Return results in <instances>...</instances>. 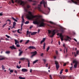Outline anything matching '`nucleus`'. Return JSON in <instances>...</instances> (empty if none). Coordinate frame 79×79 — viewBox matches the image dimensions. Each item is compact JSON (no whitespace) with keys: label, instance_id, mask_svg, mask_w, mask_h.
<instances>
[{"label":"nucleus","instance_id":"obj_1","mask_svg":"<svg viewBox=\"0 0 79 79\" xmlns=\"http://www.w3.org/2000/svg\"><path fill=\"white\" fill-rule=\"evenodd\" d=\"M15 2L17 3L18 4H19L23 6L24 8V10L26 12L25 15L28 19H34V18H36V19H37L40 17V16L38 15L34 16L32 15L31 12L28 11V9L30 8V6L27 5L25 2L22 1V0H15Z\"/></svg>","mask_w":79,"mask_h":79},{"label":"nucleus","instance_id":"obj_2","mask_svg":"<svg viewBox=\"0 0 79 79\" xmlns=\"http://www.w3.org/2000/svg\"><path fill=\"white\" fill-rule=\"evenodd\" d=\"M45 20L44 19H41V20H39V22L37 21H34L33 23L34 24H37V25H39V27H43L45 26V23H44V22Z\"/></svg>","mask_w":79,"mask_h":79},{"label":"nucleus","instance_id":"obj_3","mask_svg":"<svg viewBox=\"0 0 79 79\" xmlns=\"http://www.w3.org/2000/svg\"><path fill=\"white\" fill-rule=\"evenodd\" d=\"M42 3H43L44 8L47 7V2L44 1V0H42V2H40V4L38 5V6L37 8V9H38L40 11H41V12H42V10L41 9V6H42L41 5Z\"/></svg>","mask_w":79,"mask_h":79},{"label":"nucleus","instance_id":"obj_4","mask_svg":"<svg viewBox=\"0 0 79 79\" xmlns=\"http://www.w3.org/2000/svg\"><path fill=\"white\" fill-rule=\"evenodd\" d=\"M53 27V28H55L56 29L53 30L52 31L49 30H48V32L49 34H50L51 33L52 35L51 36V37H53V35L55 34V31H56L57 32H58L59 31V30H58V27H55V26Z\"/></svg>","mask_w":79,"mask_h":79},{"label":"nucleus","instance_id":"obj_5","mask_svg":"<svg viewBox=\"0 0 79 79\" xmlns=\"http://www.w3.org/2000/svg\"><path fill=\"white\" fill-rule=\"evenodd\" d=\"M73 63H75L74 67V68H76L77 65V61H76V60H74L73 61Z\"/></svg>","mask_w":79,"mask_h":79},{"label":"nucleus","instance_id":"obj_6","mask_svg":"<svg viewBox=\"0 0 79 79\" xmlns=\"http://www.w3.org/2000/svg\"><path fill=\"white\" fill-rule=\"evenodd\" d=\"M57 35H59V36L60 37V39L61 41H63V37H64V36L62 35V34L61 33H58L57 34Z\"/></svg>","mask_w":79,"mask_h":79},{"label":"nucleus","instance_id":"obj_7","mask_svg":"<svg viewBox=\"0 0 79 79\" xmlns=\"http://www.w3.org/2000/svg\"><path fill=\"white\" fill-rule=\"evenodd\" d=\"M55 64L56 65V67L57 70L59 68V67L60 66H59V64H58V61H55Z\"/></svg>","mask_w":79,"mask_h":79},{"label":"nucleus","instance_id":"obj_8","mask_svg":"<svg viewBox=\"0 0 79 79\" xmlns=\"http://www.w3.org/2000/svg\"><path fill=\"white\" fill-rule=\"evenodd\" d=\"M31 53L33 55L31 56L30 57V58H33V56H35L36 54H37V52L36 51H35L34 52H31Z\"/></svg>","mask_w":79,"mask_h":79},{"label":"nucleus","instance_id":"obj_9","mask_svg":"<svg viewBox=\"0 0 79 79\" xmlns=\"http://www.w3.org/2000/svg\"><path fill=\"white\" fill-rule=\"evenodd\" d=\"M64 40L66 41H68V40H69V41L70 42V40H71V38L68 36H66L65 37V38L64 39Z\"/></svg>","mask_w":79,"mask_h":79},{"label":"nucleus","instance_id":"obj_10","mask_svg":"<svg viewBox=\"0 0 79 79\" xmlns=\"http://www.w3.org/2000/svg\"><path fill=\"white\" fill-rule=\"evenodd\" d=\"M73 3L75 4H77L79 2V0H71Z\"/></svg>","mask_w":79,"mask_h":79},{"label":"nucleus","instance_id":"obj_11","mask_svg":"<svg viewBox=\"0 0 79 79\" xmlns=\"http://www.w3.org/2000/svg\"><path fill=\"white\" fill-rule=\"evenodd\" d=\"M67 48H66V47H65L64 48V53H67V52H68L67 51Z\"/></svg>","mask_w":79,"mask_h":79},{"label":"nucleus","instance_id":"obj_12","mask_svg":"<svg viewBox=\"0 0 79 79\" xmlns=\"http://www.w3.org/2000/svg\"><path fill=\"white\" fill-rule=\"evenodd\" d=\"M29 49H35V48L33 46H30L28 47Z\"/></svg>","mask_w":79,"mask_h":79},{"label":"nucleus","instance_id":"obj_13","mask_svg":"<svg viewBox=\"0 0 79 79\" xmlns=\"http://www.w3.org/2000/svg\"><path fill=\"white\" fill-rule=\"evenodd\" d=\"M14 40L15 41V45H17V44H19V41L18 40H17L16 39Z\"/></svg>","mask_w":79,"mask_h":79},{"label":"nucleus","instance_id":"obj_14","mask_svg":"<svg viewBox=\"0 0 79 79\" xmlns=\"http://www.w3.org/2000/svg\"><path fill=\"white\" fill-rule=\"evenodd\" d=\"M21 71L22 72H27V70L26 69H22Z\"/></svg>","mask_w":79,"mask_h":79},{"label":"nucleus","instance_id":"obj_15","mask_svg":"<svg viewBox=\"0 0 79 79\" xmlns=\"http://www.w3.org/2000/svg\"><path fill=\"white\" fill-rule=\"evenodd\" d=\"M59 27H60V30L62 32H63L64 31V29H63V27H62L61 26H59Z\"/></svg>","mask_w":79,"mask_h":79},{"label":"nucleus","instance_id":"obj_16","mask_svg":"<svg viewBox=\"0 0 79 79\" xmlns=\"http://www.w3.org/2000/svg\"><path fill=\"white\" fill-rule=\"evenodd\" d=\"M32 33V32L31 31H29V30H27V35H30V34H31Z\"/></svg>","mask_w":79,"mask_h":79},{"label":"nucleus","instance_id":"obj_17","mask_svg":"<svg viewBox=\"0 0 79 79\" xmlns=\"http://www.w3.org/2000/svg\"><path fill=\"white\" fill-rule=\"evenodd\" d=\"M45 40V38H44L43 39V40L40 42V44H42L43 42H44Z\"/></svg>","mask_w":79,"mask_h":79},{"label":"nucleus","instance_id":"obj_18","mask_svg":"<svg viewBox=\"0 0 79 79\" xmlns=\"http://www.w3.org/2000/svg\"><path fill=\"white\" fill-rule=\"evenodd\" d=\"M10 48L11 49H16V48L15 47V45H13L12 46H10Z\"/></svg>","mask_w":79,"mask_h":79},{"label":"nucleus","instance_id":"obj_19","mask_svg":"<svg viewBox=\"0 0 79 79\" xmlns=\"http://www.w3.org/2000/svg\"><path fill=\"white\" fill-rule=\"evenodd\" d=\"M23 15L22 17V23H24V18H23Z\"/></svg>","mask_w":79,"mask_h":79},{"label":"nucleus","instance_id":"obj_20","mask_svg":"<svg viewBox=\"0 0 79 79\" xmlns=\"http://www.w3.org/2000/svg\"><path fill=\"white\" fill-rule=\"evenodd\" d=\"M0 57L2 58L0 59V60H4V59H5V57H4V56H0Z\"/></svg>","mask_w":79,"mask_h":79},{"label":"nucleus","instance_id":"obj_21","mask_svg":"<svg viewBox=\"0 0 79 79\" xmlns=\"http://www.w3.org/2000/svg\"><path fill=\"white\" fill-rule=\"evenodd\" d=\"M37 34V32H33L32 33H31V35H35V34Z\"/></svg>","mask_w":79,"mask_h":79},{"label":"nucleus","instance_id":"obj_22","mask_svg":"<svg viewBox=\"0 0 79 79\" xmlns=\"http://www.w3.org/2000/svg\"><path fill=\"white\" fill-rule=\"evenodd\" d=\"M16 22H13V27H15V26H16Z\"/></svg>","mask_w":79,"mask_h":79},{"label":"nucleus","instance_id":"obj_23","mask_svg":"<svg viewBox=\"0 0 79 79\" xmlns=\"http://www.w3.org/2000/svg\"><path fill=\"white\" fill-rule=\"evenodd\" d=\"M21 60H28V59H26L25 58H22L20 59Z\"/></svg>","mask_w":79,"mask_h":79},{"label":"nucleus","instance_id":"obj_24","mask_svg":"<svg viewBox=\"0 0 79 79\" xmlns=\"http://www.w3.org/2000/svg\"><path fill=\"white\" fill-rule=\"evenodd\" d=\"M49 23L53 25H55V23L52 21H49Z\"/></svg>","mask_w":79,"mask_h":79},{"label":"nucleus","instance_id":"obj_25","mask_svg":"<svg viewBox=\"0 0 79 79\" xmlns=\"http://www.w3.org/2000/svg\"><path fill=\"white\" fill-rule=\"evenodd\" d=\"M22 53H23V52L22 51H20V52H19V56H21Z\"/></svg>","mask_w":79,"mask_h":79},{"label":"nucleus","instance_id":"obj_26","mask_svg":"<svg viewBox=\"0 0 79 79\" xmlns=\"http://www.w3.org/2000/svg\"><path fill=\"white\" fill-rule=\"evenodd\" d=\"M5 53L6 54H10V52L9 51H7L5 52Z\"/></svg>","mask_w":79,"mask_h":79},{"label":"nucleus","instance_id":"obj_27","mask_svg":"<svg viewBox=\"0 0 79 79\" xmlns=\"http://www.w3.org/2000/svg\"><path fill=\"white\" fill-rule=\"evenodd\" d=\"M12 19L13 20H14V21H15L16 22H17V21H18V20H17L16 19L14 18L13 17H12Z\"/></svg>","mask_w":79,"mask_h":79},{"label":"nucleus","instance_id":"obj_28","mask_svg":"<svg viewBox=\"0 0 79 79\" xmlns=\"http://www.w3.org/2000/svg\"><path fill=\"white\" fill-rule=\"evenodd\" d=\"M43 61L44 62V63H46V61H47V59H43Z\"/></svg>","mask_w":79,"mask_h":79},{"label":"nucleus","instance_id":"obj_29","mask_svg":"<svg viewBox=\"0 0 79 79\" xmlns=\"http://www.w3.org/2000/svg\"><path fill=\"white\" fill-rule=\"evenodd\" d=\"M19 79H25V77H22L21 76L19 77Z\"/></svg>","mask_w":79,"mask_h":79},{"label":"nucleus","instance_id":"obj_30","mask_svg":"<svg viewBox=\"0 0 79 79\" xmlns=\"http://www.w3.org/2000/svg\"><path fill=\"white\" fill-rule=\"evenodd\" d=\"M28 67H30V62H29V60H28Z\"/></svg>","mask_w":79,"mask_h":79},{"label":"nucleus","instance_id":"obj_31","mask_svg":"<svg viewBox=\"0 0 79 79\" xmlns=\"http://www.w3.org/2000/svg\"><path fill=\"white\" fill-rule=\"evenodd\" d=\"M45 43H44V45H43V49L44 50H45Z\"/></svg>","mask_w":79,"mask_h":79},{"label":"nucleus","instance_id":"obj_32","mask_svg":"<svg viewBox=\"0 0 79 79\" xmlns=\"http://www.w3.org/2000/svg\"><path fill=\"white\" fill-rule=\"evenodd\" d=\"M50 49V47L48 46V47L47 48V52H48V50Z\"/></svg>","mask_w":79,"mask_h":79},{"label":"nucleus","instance_id":"obj_33","mask_svg":"<svg viewBox=\"0 0 79 79\" xmlns=\"http://www.w3.org/2000/svg\"><path fill=\"white\" fill-rule=\"evenodd\" d=\"M37 61H38V60H35L33 62V64L35 63L36 62H37Z\"/></svg>","mask_w":79,"mask_h":79},{"label":"nucleus","instance_id":"obj_34","mask_svg":"<svg viewBox=\"0 0 79 79\" xmlns=\"http://www.w3.org/2000/svg\"><path fill=\"white\" fill-rule=\"evenodd\" d=\"M2 69L3 70L4 69H5V67L3 65H2Z\"/></svg>","mask_w":79,"mask_h":79},{"label":"nucleus","instance_id":"obj_35","mask_svg":"<svg viewBox=\"0 0 79 79\" xmlns=\"http://www.w3.org/2000/svg\"><path fill=\"white\" fill-rule=\"evenodd\" d=\"M63 69H62L61 70L60 72V74H61L62 73H63Z\"/></svg>","mask_w":79,"mask_h":79},{"label":"nucleus","instance_id":"obj_36","mask_svg":"<svg viewBox=\"0 0 79 79\" xmlns=\"http://www.w3.org/2000/svg\"><path fill=\"white\" fill-rule=\"evenodd\" d=\"M29 21H27L25 23V24H29Z\"/></svg>","mask_w":79,"mask_h":79},{"label":"nucleus","instance_id":"obj_37","mask_svg":"<svg viewBox=\"0 0 79 79\" xmlns=\"http://www.w3.org/2000/svg\"><path fill=\"white\" fill-rule=\"evenodd\" d=\"M23 26V23H22L21 24V30H22V29H23V27H22V26Z\"/></svg>","mask_w":79,"mask_h":79},{"label":"nucleus","instance_id":"obj_38","mask_svg":"<svg viewBox=\"0 0 79 79\" xmlns=\"http://www.w3.org/2000/svg\"><path fill=\"white\" fill-rule=\"evenodd\" d=\"M15 45H16V46L17 47H20V45H19V44H17Z\"/></svg>","mask_w":79,"mask_h":79},{"label":"nucleus","instance_id":"obj_39","mask_svg":"<svg viewBox=\"0 0 79 79\" xmlns=\"http://www.w3.org/2000/svg\"><path fill=\"white\" fill-rule=\"evenodd\" d=\"M29 40H27V42H26L25 43V44H27L28 43H29Z\"/></svg>","mask_w":79,"mask_h":79},{"label":"nucleus","instance_id":"obj_40","mask_svg":"<svg viewBox=\"0 0 79 79\" xmlns=\"http://www.w3.org/2000/svg\"><path fill=\"white\" fill-rule=\"evenodd\" d=\"M6 37H7V38H8V39H9L10 37L8 35H6Z\"/></svg>","mask_w":79,"mask_h":79},{"label":"nucleus","instance_id":"obj_41","mask_svg":"<svg viewBox=\"0 0 79 79\" xmlns=\"http://www.w3.org/2000/svg\"><path fill=\"white\" fill-rule=\"evenodd\" d=\"M20 30V29H18L17 30V32H18V33H19V34H21V32H19V31Z\"/></svg>","mask_w":79,"mask_h":79},{"label":"nucleus","instance_id":"obj_42","mask_svg":"<svg viewBox=\"0 0 79 79\" xmlns=\"http://www.w3.org/2000/svg\"><path fill=\"white\" fill-rule=\"evenodd\" d=\"M71 65H72V66L70 68V70H72V68H73V64L72 63L71 64Z\"/></svg>","mask_w":79,"mask_h":79},{"label":"nucleus","instance_id":"obj_43","mask_svg":"<svg viewBox=\"0 0 79 79\" xmlns=\"http://www.w3.org/2000/svg\"><path fill=\"white\" fill-rule=\"evenodd\" d=\"M6 24H7V23H6V24H4L3 25V26H2V27H4L5 26H6Z\"/></svg>","mask_w":79,"mask_h":79},{"label":"nucleus","instance_id":"obj_44","mask_svg":"<svg viewBox=\"0 0 79 79\" xmlns=\"http://www.w3.org/2000/svg\"><path fill=\"white\" fill-rule=\"evenodd\" d=\"M48 63H47L46 64L45 66H46V67H48Z\"/></svg>","mask_w":79,"mask_h":79},{"label":"nucleus","instance_id":"obj_45","mask_svg":"<svg viewBox=\"0 0 79 79\" xmlns=\"http://www.w3.org/2000/svg\"><path fill=\"white\" fill-rule=\"evenodd\" d=\"M17 68H18V69H19L21 68V67H19V66L17 65Z\"/></svg>","mask_w":79,"mask_h":79},{"label":"nucleus","instance_id":"obj_46","mask_svg":"<svg viewBox=\"0 0 79 79\" xmlns=\"http://www.w3.org/2000/svg\"><path fill=\"white\" fill-rule=\"evenodd\" d=\"M49 77L50 79H52V75H49Z\"/></svg>","mask_w":79,"mask_h":79},{"label":"nucleus","instance_id":"obj_47","mask_svg":"<svg viewBox=\"0 0 79 79\" xmlns=\"http://www.w3.org/2000/svg\"><path fill=\"white\" fill-rule=\"evenodd\" d=\"M56 55H58V52L57 51H56Z\"/></svg>","mask_w":79,"mask_h":79},{"label":"nucleus","instance_id":"obj_48","mask_svg":"<svg viewBox=\"0 0 79 79\" xmlns=\"http://www.w3.org/2000/svg\"><path fill=\"white\" fill-rule=\"evenodd\" d=\"M10 73H13V70H10Z\"/></svg>","mask_w":79,"mask_h":79},{"label":"nucleus","instance_id":"obj_49","mask_svg":"<svg viewBox=\"0 0 79 79\" xmlns=\"http://www.w3.org/2000/svg\"><path fill=\"white\" fill-rule=\"evenodd\" d=\"M7 21H9V22H10V23H11V21H10V19H7Z\"/></svg>","mask_w":79,"mask_h":79},{"label":"nucleus","instance_id":"obj_50","mask_svg":"<svg viewBox=\"0 0 79 79\" xmlns=\"http://www.w3.org/2000/svg\"><path fill=\"white\" fill-rule=\"evenodd\" d=\"M23 40H20V43H21V42H23Z\"/></svg>","mask_w":79,"mask_h":79},{"label":"nucleus","instance_id":"obj_51","mask_svg":"<svg viewBox=\"0 0 79 79\" xmlns=\"http://www.w3.org/2000/svg\"><path fill=\"white\" fill-rule=\"evenodd\" d=\"M43 55H44V53H42L40 55L41 56H43Z\"/></svg>","mask_w":79,"mask_h":79},{"label":"nucleus","instance_id":"obj_52","mask_svg":"<svg viewBox=\"0 0 79 79\" xmlns=\"http://www.w3.org/2000/svg\"><path fill=\"white\" fill-rule=\"evenodd\" d=\"M32 69H30V73H32Z\"/></svg>","mask_w":79,"mask_h":79},{"label":"nucleus","instance_id":"obj_53","mask_svg":"<svg viewBox=\"0 0 79 79\" xmlns=\"http://www.w3.org/2000/svg\"><path fill=\"white\" fill-rule=\"evenodd\" d=\"M16 30H15L14 31H12V32H13L14 33H15V32H16Z\"/></svg>","mask_w":79,"mask_h":79},{"label":"nucleus","instance_id":"obj_54","mask_svg":"<svg viewBox=\"0 0 79 79\" xmlns=\"http://www.w3.org/2000/svg\"><path fill=\"white\" fill-rule=\"evenodd\" d=\"M68 69H66L65 70V72H66V73H67V72H68Z\"/></svg>","mask_w":79,"mask_h":79},{"label":"nucleus","instance_id":"obj_55","mask_svg":"<svg viewBox=\"0 0 79 79\" xmlns=\"http://www.w3.org/2000/svg\"><path fill=\"white\" fill-rule=\"evenodd\" d=\"M62 78L63 79H64V77H65L64 76H62Z\"/></svg>","mask_w":79,"mask_h":79},{"label":"nucleus","instance_id":"obj_56","mask_svg":"<svg viewBox=\"0 0 79 79\" xmlns=\"http://www.w3.org/2000/svg\"><path fill=\"white\" fill-rule=\"evenodd\" d=\"M11 2L12 3H14V1L13 0H11Z\"/></svg>","mask_w":79,"mask_h":79},{"label":"nucleus","instance_id":"obj_57","mask_svg":"<svg viewBox=\"0 0 79 79\" xmlns=\"http://www.w3.org/2000/svg\"><path fill=\"white\" fill-rule=\"evenodd\" d=\"M66 63H64V66H66Z\"/></svg>","mask_w":79,"mask_h":79},{"label":"nucleus","instance_id":"obj_58","mask_svg":"<svg viewBox=\"0 0 79 79\" xmlns=\"http://www.w3.org/2000/svg\"><path fill=\"white\" fill-rule=\"evenodd\" d=\"M54 59H56V56H54Z\"/></svg>","mask_w":79,"mask_h":79},{"label":"nucleus","instance_id":"obj_59","mask_svg":"<svg viewBox=\"0 0 79 79\" xmlns=\"http://www.w3.org/2000/svg\"><path fill=\"white\" fill-rule=\"evenodd\" d=\"M15 72L16 74H17V73H18V72H17V71H16V70L15 71Z\"/></svg>","mask_w":79,"mask_h":79},{"label":"nucleus","instance_id":"obj_60","mask_svg":"<svg viewBox=\"0 0 79 79\" xmlns=\"http://www.w3.org/2000/svg\"><path fill=\"white\" fill-rule=\"evenodd\" d=\"M74 40H75V42H77V40L76 39H74Z\"/></svg>","mask_w":79,"mask_h":79},{"label":"nucleus","instance_id":"obj_61","mask_svg":"<svg viewBox=\"0 0 79 79\" xmlns=\"http://www.w3.org/2000/svg\"><path fill=\"white\" fill-rule=\"evenodd\" d=\"M65 44H63V46L64 47V48L65 47Z\"/></svg>","mask_w":79,"mask_h":79},{"label":"nucleus","instance_id":"obj_62","mask_svg":"<svg viewBox=\"0 0 79 79\" xmlns=\"http://www.w3.org/2000/svg\"><path fill=\"white\" fill-rule=\"evenodd\" d=\"M38 33H39V32H40V29H38Z\"/></svg>","mask_w":79,"mask_h":79},{"label":"nucleus","instance_id":"obj_63","mask_svg":"<svg viewBox=\"0 0 79 79\" xmlns=\"http://www.w3.org/2000/svg\"><path fill=\"white\" fill-rule=\"evenodd\" d=\"M2 13H0V16H2Z\"/></svg>","mask_w":79,"mask_h":79},{"label":"nucleus","instance_id":"obj_64","mask_svg":"<svg viewBox=\"0 0 79 79\" xmlns=\"http://www.w3.org/2000/svg\"><path fill=\"white\" fill-rule=\"evenodd\" d=\"M29 2H32V0H28Z\"/></svg>","mask_w":79,"mask_h":79}]
</instances>
